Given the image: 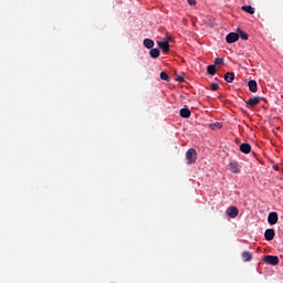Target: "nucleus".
Masks as SVG:
<instances>
[{
    "mask_svg": "<svg viewBox=\"0 0 283 283\" xmlns=\"http://www.w3.org/2000/svg\"><path fill=\"white\" fill-rule=\"evenodd\" d=\"M227 213L230 218H237L239 210L237 207H229Z\"/></svg>",
    "mask_w": 283,
    "mask_h": 283,
    "instance_id": "nucleus-8",
    "label": "nucleus"
},
{
    "mask_svg": "<svg viewBox=\"0 0 283 283\" xmlns=\"http://www.w3.org/2000/svg\"><path fill=\"white\" fill-rule=\"evenodd\" d=\"M214 65H224V60L221 57L214 59Z\"/></svg>",
    "mask_w": 283,
    "mask_h": 283,
    "instance_id": "nucleus-21",
    "label": "nucleus"
},
{
    "mask_svg": "<svg viewBox=\"0 0 283 283\" xmlns=\"http://www.w3.org/2000/svg\"><path fill=\"white\" fill-rule=\"evenodd\" d=\"M179 114L181 118H189L191 116V111L189 108L185 107L179 111Z\"/></svg>",
    "mask_w": 283,
    "mask_h": 283,
    "instance_id": "nucleus-11",
    "label": "nucleus"
},
{
    "mask_svg": "<svg viewBox=\"0 0 283 283\" xmlns=\"http://www.w3.org/2000/svg\"><path fill=\"white\" fill-rule=\"evenodd\" d=\"M149 54H150L151 59H158V56H160V51L158 49H151L149 51Z\"/></svg>",
    "mask_w": 283,
    "mask_h": 283,
    "instance_id": "nucleus-18",
    "label": "nucleus"
},
{
    "mask_svg": "<svg viewBox=\"0 0 283 283\" xmlns=\"http://www.w3.org/2000/svg\"><path fill=\"white\" fill-rule=\"evenodd\" d=\"M264 238L266 241H272L275 238V230L273 229H266L264 232Z\"/></svg>",
    "mask_w": 283,
    "mask_h": 283,
    "instance_id": "nucleus-7",
    "label": "nucleus"
},
{
    "mask_svg": "<svg viewBox=\"0 0 283 283\" xmlns=\"http://www.w3.org/2000/svg\"><path fill=\"white\" fill-rule=\"evenodd\" d=\"M197 151L193 148H190L186 153V159L188 160V165H191L197 161Z\"/></svg>",
    "mask_w": 283,
    "mask_h": 283,
    "instance_id": "nucleus-2",
    "label": "nucleus"
},
{
    "mask_svg": "<svg viewBox=\"0 0 283 283\" xmlns=\"http://www.w3.org/2000/svg\"><path fill=\"white\" fill-rule=\"evenodd\" d=\"M210 129L217 130V129H222V124L220 122H216L213 124L209 125Z\"/></svg>",
    "mask_w": 283,
    "mask_h": 283,
    "instance_id": "nucleus-19",
    "label": "nucleus"
},
{
    "mask_svg": "<svg viewBox=\"0 0 283 283\" xmlns=\"http://www.w3.org/2000/svg\"><path fill=\"white\" fill-rule=\"evenodd\" d=\"M229 170L232 172V174H240L241 172V167L239 165L238 161H230L229 164Z\"/></svg>",
    "mask_w": 283,
    "mask_h": 283,
    "instance_id": "nucleus-3",
    "label": "nucleus"
},
{
    "mask_svg": "<svg viewBox=\"0 0 283 283\" xmlns=\"http://www.w3.org/2000/svg\"><path fill=\"white\" fill-rule=\"evenodd\" d=\"M234 78H235L234 73L228 72L224 75V81H227V83H233Z\"/></svg>",
    "mask_w": 283,
    "mask_h": 283,
    "instance_id": "nucleus-14",
    "label": "nucleus"
},
{
    "mask_svg": "<svg viewBox=\"0 0 283 283\" xmlns=\"http://www.w3.org/2000/svg\"><path fill=\"white\" fill-rule=\"evenodd\" d=\"M263 262L269 265L276 266L280 264V258L277 255L269 254L264 256Z\"/></svg>",
    "mask_w": 283,
    "mask_h": 283,
    "instance_id": "nucleus-1",
    "label": "nucleus"
},
{
    "mask_svg": "<svg viewBox=\"0 0 283 283\" xmlns=\"http://www.w3.org/2000/svg\"><path fill=\"white\" fill-rule=\"evenodd\" d=\"M158 46L160 48V50H163V52H169V41H159Z\"/></svg>",
    "mask_w": 283,
    "mask_h": 283,
    "instance_id": "nucleus-9",
    "label": "nucleus"
},
{
    "mask_svg": "<svg viewBox=\"0 0 283 283\" xmlns=\"http://www.w3.org/2000/svg\"><path fill=\"white\" fill-rule=\"evenodd\" d=\"M242 10L244 12H248V14H255V9L253 7H251V6H243Z\"/></svg>",
    "mask_w": 283,
    "mask_h": 283,
    "instance_id": "nucleus-16",
    "label": "nucleus"
},
{
    "mask_svg": "<svg viewBox=\"0 0 283 283\" xmlns=\"http://www.w3.org/2000/svg\"><path fill=\"white\" fill-rule=\"evenodd\" d=\"M238 35L243 40V41H249V34L247 32L242 31L241 29H237Z\"/></svg>",
    "mask_w": 283,
    "mask_h": 283,
    "instance_id": "nucleus-15",
    "label": "nucleus"
},
{
    "mask_svg": "<svg viewBox=\"0 0 283 283\" xmlns=\"http://www.w3.org/2000/svg\"><path fill=\"white\" fill-rule=\"evenodd\" d=\"M243 262H250L253 258L252 252H248L247 250L241 254Z\"/></svg>",
    "mask_w": 283,
    "mask_h": 283,
    "instance_id": "nucleus-12",
    "label": "nucleus"
},
{
    "mask_svg": "<svg viewBox=\"0 0 283 283\" xmlns=\"http://www.w3.org/2000/svg\"><path fill=\"white\" fill-rule=\"evenodd\" d=\"M144 45L147 48V50H151L154 48V40L151 39H145Z\"/></svg>",
    "mask_w": 283,
    "mask_h": 283,
    "instance_id": "nucleus-17",
    "label": "nucleus"
},
{
    "mask_svg": "<svg viewBox=\"0 0 283 283\" xmlns=\"http://www.w3.org/2000/svg\"><path fill=\"white\" fill-rule=\"evenodd\" d=\"M216 65H209L208 66V74H210L211 76H214L216 74Z\"/></svg>",
    "mask_w": 283,
    "mask_h": 283,
    "instance_id": "nucleus-20",
    "label": "nucleus"
},
{
    "mask_svg": "<svg viewBox=\"0 0 283 283\" xmlns=\"http://www.w3.org/2000/svg\"><path fill=\"white\" fill-rule=\"evenodd\" d=\"M160 78H161V81H167V82H169V75H167V73H165V72H161V73H160Z\"/></svg>",
    "mask_w": 283,
    "mask_h": 283,
    "instance_id": "nucleus-22",
    "label": "nucleus"
},
{
    "mask_svg": "<svg viewBox=\"0 0 283 283\" xmlns=\"http://www.w3.org/2000/svg\"><path fill=\"white\" fill-rule=\"evenodd\" d=\"M240 39V35L235 32H231L226 36L227 43H235Z\"/></svg>",
    "mask_w": 283,
    "mask_h": 283,
    "instance_id": "nucleus-6",
    "label": "nucleus"
},
{
    "mask_svg": "<svg viewBox=\"0 0 283 283\" xmlns=\"http://www.w3.org/2000/svg\"><path fill=\"white\" fill-rule=\"evenodd\" d=\"M176 81H177L178 83H182V81H185V77L178 76V77H176Z\"/></svg>",
    "mask_w": 283,
    "mask_h": 283,
    "instance_id": "nucleus-24",
    "label": "nucleus"
},
{
    "mask_svg": "<svg viewBox=\"0 0 283 283\" xmlns=\"http://www.w3.org/2000/svg\"><path fill=\"white\" fill-rule=\"evenodd\" d=\"M249 90L250 92H258V82H255V80H250L248 83Z\"/></svg>",
    "mask_w": 283,
    "mask_h": 283,
    "instance_id": "nucleus-10",
    "label": "nucleus"
},
{
    "mask_svg": "<svg viewBox=\"0 0 283 283\" xmlns=\"http://www.w3.org/2000/svg\"><path fill=\"white\" fill-rule=\"evenodd\" d=\"M188 1V3H189V6H196V0H187Z\"/></svg>",
    "mask_w": 283,
    "mask_h": 283,
    "instance_id": "nucleus-25",
    "label": "nucleus"
},
{
    "mask_svg": "<svg viewBox=\"0 0 283 283\" xmlns=\"http://www.w3.org/2000/svg\"><path fill=\"white\" fill-rule=\"evenodd\" d=\"M268 222L271 226H274L279 222V213L277 212H270L268 216Z\"/></svg>",
    "mask_w": 283,
    "mask_h": 283,
    "instance_id": "nucleus-4",
    "label": "nucleus"
},
{
    "mask_svg": "<svg viewBox=\"0 0 283 283\" xmlns=\"http://www.w3.org/2000/svg\"><path fill=\"white\" fill-rule=\"evenodd\" d=\"M262 101V97L260 96H255V97H251L248 102H247V107H255V105H259V103Z\"/></svg>",
    "mask_w": 283,
    "mask_h": 283,
    "instance_id": "nucleus-5",
    "label": "nucleus"
},
{
    "mask_svg": "<svg viewBox=\"0 0 283 283\" xmlns=\"http://www.w3.org/2000/svg\"><path fill=\"white\" fill-rule=\"evenodd\" d=\"M273 170L277 171V170H280V167L277 165H274Z\"/></svg>",
    "mask_w": 283,
    "mask_h": 283,
    "instance_id": "nucleus-26",
    "label": "nucleus"
},
{
    "mask_svg": "<svg viewBox=\"0 0 283 283\" xmlns=\"http://www.w3.org/2000/svg\"><path fill=\"white\" fill-rule=\"evenodd\" d=\"M240 150L243 153V154H249L251 151V146L250 144L248 143H242L241 146H240Z\"/></svg>",
    "mask_w": 283,
    "mask_h": 283,
    "instance_id": "nucleus-13",
    "label": "nucleus"
},
{
    "mask_svg": "<svg viewBox=\"0 0 283 283\" xmlns=\"http://www.w3.org/2000/svg\"><path fill=\"white\" fill-rule=\"evenodd\" d=\"M219 87H220V86H219L217 83H213V84H211L210 90H211L212 92H216V91H218Z\"/></svg>",
    "mask_w": 283,
    "mask_h": 283,
    "instance_id": "nucleus-23",
    "label": "nucleus"
}]
</instances>
